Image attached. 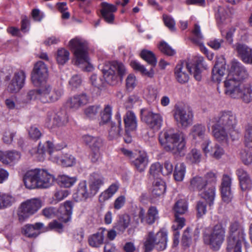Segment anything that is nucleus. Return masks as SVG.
<instances>
[{
    "label": "nucleus",
    "mask_w": 252,
    "mask_h": 252,
    "mask_svg": "<svg viewBox=\"0 0 252 252\" xmlns=\"http://www.w3.org/2000/svg\"><path fill=\"white\" fill-rule=\"evenodd\" d=\"M104 79L96 74H92L90 80L92 85L98 89L104 87L105 83L115 85L121 82L126 73V68L123 63L118 61L105 63L101 69Z\"/></svg>",
    "instance_id": "nucleus-1"
},
{
    "label": "nucleus",
    "mask_w": 252,
    "mask_h": 252,
    "mask_svg": "<svg viewBox=\"0 0 252 252\" xmlns=\"http://www.w3.org/2000/svg\"><path fill=\"white\" fill-rule=\"evenodd\" d=\"M217 182L216 174L210 172L204 177L196 176L190 181V189L200 192V195L211 206L213 204L215 196V184Z\"/></svg>",
    "instance_id": "nucleus-2"
},
{
    "label": "nucleus",
    "mask_w": 252,
    "mask_h": 252,
    "mask_svg": "<svg viewBox=\"0 0 252 252\" xmlns=\"http://www.w3.org/2000/svg\"><path fill=\"white\" fill-rule=\"evenodd\" d=\"M203 57H195L186 63L185 65L183 63L177 64L174 71L177 81L181 84L188 82L189 76L187 70L190 74H193L194 78L197 81H200L201 79V68L203 66Z\"/></svg>",
    "instance_id": "nucleus-3"
},
{
    "label": "nucleus",
    "mask_w": 252,
    "mask_h": 252,
    "mask_svg": "<svg viewBox=\"0 0 252 252\" xmlns=\"http://www.w3.org/2000/svg\"><path fill=\"white\" fill-rule=\"evenodd\" d=\"M23 181L27 189H46L53 184L55 178L47 170L37 168L28 171L23 177Z\"/></svg>",
    "instance_id": "nucleus-4"
},
{
    "label": "nucleus",
    "mask_w": 252,
    "mask_h": 252,
    "mask_svg": "<svg viewBox=\"0 0 252 252\" xmlns=\"http://www.w3.org/2000/svg\"><path fill=\"white\" fill-rule=\"evenodd\" d=\"M159 142L163 148L173 154L182 152L185 148V135L182 131L169 129L160 133Z\"/></svg>",
    "instance_id": "nucleus-5"
},
{
    "label": "nucleus",
    "mask_w": 252,
    "mask_h": 252,
    "mask_svg": "<svg viewBox=\"0 0 252 252\" xmlns=\"http://www.w3.org/2000/svg\"><path fill=\"white\" fill-rule=\"evenodd\" d=\"M68 46L73 52L76 59L75 64L84 71H91L93 66L89 63L87 42L82 38L75 37L69 42Z\"/></svg>",
    "instance_id": "nucleus-6"
},
{
    "label": "nucleus",
    "mask_w": 252,
    "mask_h": 252,
    "mask_svg": "<svg viewBox=\"0 0 252 252\" xmlns=\"http://www.w3.org/2000/svg\"><path fill=\"white\" fill-rule=\"evenodd\" d=\"M103 184L104 178L102 176L94 174V178L89 186H87L86 181H83L79 183L73 197L76 201L86 200L95 195Z\"/></svg>",
    "instance_id": "nucleus-7"
},
{
    "label": "nucleus",
    "mask_w": 252,
    "mask_h": 252,
    "mask_svg": "<svg viewBox=\"0 0 252 252\" xmlns=\"http://www.w3.org/2000/svg\"><path fill=\"white\" fill-rule=\"evenodd\" d=\"M225 233V228L222 225L217 224L209 232L204 234V242L213 250H218L224 241Z\"/></svg>",
    "instance_id": "nucleus-8"
},
{
    "label": "nucleus",
    "mask_w": 252,
    "mask_h": 252,
    "mask_svg": "<svg viewBox=\"0 0 252 252\" xmlns=\"http://www.w3.org/2000/svg\"><path fill=\"white\" fill-rule=\"evenodd\" d=\"M167 240V233L165 232L159 231L156 234L149 232L144 244L145 252L152 251L154 246L158 251H163L166 248Z\"/></svg>",
    "instance_id": "nucleus-9"
},
{
    "label": "nucleus",
    "mask_w": 252,
    "mask_h": 252,
    "mask_svg": "<svg viewBox=\"0 0 252 252\" xmlns=\"http://www.w3.org/2000/svg\"><path fill=\"white\" fill-rule=\"evenodd\" d=\"M140 56L143 60L151 65L150 70L148 71L143 65L136 61H131L130 65L134 70L139 71L149 77H153L154 74L153 67L156 65L157 63L155 54L150 51L143 50L140 53Z\"/></svg>",
    "instance_id": "nucleus-10"
},
{
    "label": "nucleus",
    "mask_w": 252,
    "mask_h": 252,
    "mask_svg": "<svg viewBox=\"0 0 252 252\" xmlns=\"http://www.w3.org/2000/svg\"><path fill=\"white\" fill-rule=\"evenodd\" d=\"M72 204L71 201H66L63 205L61 206L57 211L55 208L48 207L42 210L43 215L47 218L53 217L56 213V216L61 221L66 222L71 218Z\"/></svg>",
    "instance_id": "nucleus-11"
},
{
    "label": "nucleus",
    "mask_w": 252,
    "mask_h": 252,
    "mask_svg": "<svg viewBox=\"0 0 252 252\" xmlns=\"http://www.w3.org/2000/svg\"><path fill=\"white\" fill-rule=\"evenodd\" d=\"M41 201L38 198L27 200L22 203L18 212L19 220L23 221L35 213L41 207Z\"/></svg>",
    "instance_id": "nucleus-12"
},
{
    "label": "nucleus",
    "mask_w": 252,
    "mask_h": 252,
    "mask_svg": "<svg viewBox=\"0 0 252 252\" xmlns=\"http://www.w3.org/2000/svg\"><path fill=\"white\" fill-rule=\"evenodd\" d=\"M173 116L177 123L183 128L188 127L192 122L193 114L189 108L176 105Z\"/></svg>",
    "instance_id": "nucleus-13"
},
{
    "label": "nucleus",
    "mask_w": 252,
    "mask_h": 252,
    "mask_svg": "<svg viewBox=\"0 0 252 252\" xmlns=\"http://www.w3.org/2000/svg\"><path fill=\"white\" fill-rule=\"evenodd\" d=\"M40 101L44 103L54 102L59 100L63 94L60 89L52 90L50 84L45 83L40 86Z\"/></svg>",
    "instance_id": "nucleus-14"
},
{
    "label": "nucleus",
    "mask_w": 252,
    "mask_h": 252,
    "mask_svg": "<svg viewBox=\"0 0 252 252\" xmlns=\"http://www.w3.org/2000/svg\"><path fill=\"white\" fill-rule=\"evenodd\" d=\"M188 203L184 199H180L175 203L173 208L175 217L173 225L174 229H181L185 226V219L181 216L185 214L188 211Z\"/></svg>",
    "instance_id": "nucleus-15"
},
{
    "label": "nucleus",
    "mask_w": 252,
    "mask_h": 252,
    "mask_svg": "<svg viewBox=\"0 0 252 252\" xmlns=\"http://www.w3.org/2000/svg\"><path fill=\"white\" fill-rule=\"evenodd\" d=\"M213 123L233 130L237 124L235 115L230 111H223L214 117L212 120Z\"/></svg>",
    "instance_id": "nucleus-16"
},
{
    "label": "nucleus",
    "mask_w": 252,
    "mask_h": 252,
    "mask_svg": "<svg viewBox=\"0 0 252 252\" xmlns=\"http://www.w3.org/2000/svg\"><path fill=\"white\" fill-rule=\"evenodd\" d=\"M141 117L142 121L151 128L158 130L160 128L162 118L159 114L154 113L147 109L144 108L141 110Z\"/></svg>",
    "instance_id": "nucleus-17"
},
{
    "label": "nucleus",
    "mask_w": 252,
    "mask_h": 252,
    "mask_svg": "<svg viewBox=\"0 0 252 252\" xmlns=\"http://www.w3.org/2000/svg\"><path fill=\"white\" fill-rule=\"evenodd\" d=\"M48 69L45 64L42 61L37 62L34 66L32 75V80L35 86L45 84L47 77Z\"/></svg>",
    "instance_id": "nucleus-18"
},
{
    "label": "nucleus",
    "mask_w": 252,
    "mask_h": 252,
    "mask_svg": "<svg viewBox=\"0 0 252 252\" xmlns=\"http://www.w3.org/2000/svg\"><path fill=\"white\" fill-rule=\"evenodd\" d=\"M26 77V74L23 70L15 72L8 86V90L12 93L19 92L24 85Z\"/></svg>",
    "instance_id": "nucleus-19"
},
{
    "label": "nucleus",
    "mask_w": 252,
    "mask_h": 252,
    "mask_svg": "<svg viewBox=\"0 0 252 252\" xmlns=\"http://www.w3.org/2000/svg\"><path fill=\"white\" fill-rule=\"evenodd\" d=\"M89 101V96L86 93H82L69 98L66 104L70 109L76 110L87 104Z\"/></svg>",
    "instance_id": "nucleus-20"
},
{
    "label": "nucleus",
    "mask_w": 252,
    "mask_h": 252,
    "mask_svg": "<svg viewBox=\"0 0 252 252\" xmlns=\"http://www.w3.org/2000/svg\"><path fill=\"white\" fill-rule=\"evenodd\" d=\"M231 183V178L227 175H224L221 180L220 192L222 200L227 203L230 202L233 197Z\"/></svg>",
    "instance_id": "nucleus-21"
},
{
    "label": "nucleus",
    "mask_w": 252,
    "mask_h": 252,
    "mask_svg": "<svg viewBox=\"0 0 252 252\" xmlns=\"http://www.w3.org/2000/svg\"><path fill=\"white\" fill-rule=\"evenodd\" d=\"M242 84L234 78L232 74H228L226 79L224 81L225 94L233 98Z\"/></svg>",
    "instance_id": "nucleus-22"
},
{
    "label": "nucleus",
    "mask_w": 252,
    "mask_h": 252,
    "mask_svg": "<svg viewBox=\"0 0 252 252\" xmlns=\"http://www.w3.org/2000/svg\"><path fill=\"white\" fill-rule=\"evenodd\" d=\"M234 98L240 99L244 103L248 104L252 101V82L242 84Z\"/></svg>",
    "instance_id": "nucleus-23"
},
{
    "label": "nucleus",
    "mask_w": 252,
    "mask_h": 252,
    "mask_svg": "<svg viewBox=\"0 0 252 252\" xmlns=\"http://www.w3.org/2000/svg\"><path fill=\"white\" fill-rule=\"evenodd\" d=\"M82 140L90 150L101 149L105 145V140L98 136L85 134L82 136Z\"/></svg>",
    "instance_id": "nucleus-24"
},
{
    "label": "nucleus",
    "mask_w": 252,
    "mask_h": 252,
    "mask_svg": "<svg viewBox=\"0 0 252 252\" xmlns=\"http://www.w3.org/2000/svg\"><path fill=\"white\" fill-rule=\"evenodd\" d=\"M158 211L155 207H150L146 215L145 211L143 208H140L138 213V217L141 222L148 224H152L158 219Z\"/></svg>",
    "instance_id": "nucleus-25"
},
{
    "label": "nucleus",
    "mask_w": 252,
    "mask_h": 252,
    "mask_svg": "<svg viewBox=\"0 0 252 252\" xmlns=\"http://www.w3.org/2000/svg\"><path fill=\"white\" fill-rule=\"evenodd\" d=\"M101 6L100 13L102 18L107 23H113L114 20V13L117 10V6L106 2H102Z\"/></svg>",
    "instance_id": "nucleus-26"
},
{
    "label": "nucleus",
    "mask_w": 252,
    "mask_h": 252,
    "mask_svg": "<svg viewBox=\"0 0 252 252\" xmlns=\"http://www.w3.org/2000/svg\"><path fill=\"white\" fill-rule=\"evenodd\" d=\"M244 241V235L228 236L227 238V251L231 252L233 250L234 252H242V242Z\"/></svg>",
    "instance_id": "nucleus-27"
},
{
    "label": "nucleus",
    "mask_w": 252,
    "mask_h": 252,
    "mask_svg": "<svg viewBox=\"0 0 252 252\" xmlns=\"http://www.w3.org/2000/svg\"><path fill=\"white\" fill-rule=\"evenodd\" d=\"M229 74L237 79L240 82L247 79L249 74L245 67L240 63L234 62L232 63Z\"/></svg>",
    "instance_id": "nucleus-28"
},
{
    "label": "nucleus",
    "mask_w": 252,
    "mask_h": 252,
    "mask_svg": "<svg viewBox=\"0 0 252 252\" xmlns=\"http://www.w3.org/2000/svg\"><path fill=\"white\" fill-rule=\"evenodd\" d=\"M235 50L238 56L245 63L252 64V49L245 44L237 43Z\"/></svg>",
    "instance_id": "nucleus-29"
},
{
    "label": "nucleus",
    "mask_w": 252,
    "mask_h": 252,
    "mask_svg": "<svg viewBox=\"0 0 252 252\" xmlns=\"http://www.w3.org/2000/svg\"><path fill=\"white\" fill-rule=\"evenodd\" d=\"M214 124L212 129L214 137L218 141H226L228 138V135L231 134L233 130L216 123Z\"/></svg>",
    "instance_id": "nucleus-30"
},
{
    "label": "nucleus",
    "mask_w": 252,
    "mask_h": 252,
    "mask_svg": "<svg viewBox=\"0 0 252 252\" xmlns=\"http://www.w3.org/2000/svg\"><path fill=\"white\" fill-rule=\"evenodd\" d=\"M211 141L209 140L206 141L202 145V149L206 155L209 154L210 155L216 158L219 159L224 154V151L222 147L218 144H215L211 149H209V145Z\"/></svg>",
    "instance_id": "nucleus-31"
},
{
    "label": "nucleus",
    "mask_w": 252,
    "mask_h": 252,
    "mask_svg": "<svg viewBox=\"0 0 252 252\" xmlns=\"http://www.w3.org/2000/svg\"><path fill=\"white\" fill-rule=\"evenodd\" d=\"M238 177L240 185L242 190H249L252 188V181L248 174L244 169L240 168L236 171Z\"/></svg>",
    "instance_id": "nucleus-32"
},
{
    "label": "nucleus",
    "mask_w": 252,
    "mask_h": 252,
    "mask_svg": "<svg viewBox=\"0 0 252 252\" xmlns=\"http://www.w3.org/2000/svg\"><path fill=\"white\" fill-rule=\"evenodd\" d=\"M47 118L49 121H52L54 126H61L64 125L68 122L67 116L65 112H58L57 113L48 112Z\"/></svg>",
    "instance_id": "nucleus-33"
},
{
    "label": "nucleus",
    "mask_w": 252,
    "mask_h": 252,
    "mask_svg": "<svg viewBox=\"0 0 252 252\" xmlns=\"http://www.w3.org/2000/svg\"><path fill=\"white\" fill-rule=\"evenodd\" d=\"M134 158V159H132L131 161L135 168L140 172H143L148 162L147 154L144 152H139Z\"/></svg>",
    "instance_id": "nucleus-34"
},
{
    "label": "nucleus",
    "mask_w": 252,
    "mask_h": 252,
    "mask_svg": "<svg viewBox=\"0 0 252 252\" xmlns=\"http://www.w3.org/2000/svg\"><path fill=\"white\" fill-rule=\"evenodd\" d=\"M124 121L126 134L128 135L130 131L135 130L137 127V120L133 112L127 111L124 117Z\"/></svg>",
    "instance_id": "nucleus-35"
},
{
    "label": "nucleus",
    "mask_w": 252,
    "mask_h": 252,
    "mask_svg": "<svg viewBox=\"0 0 252 252\" xmlns=\"http://www.w3.org/2000/svg\"><path fill=\"white\" fill-rule=\"evenodd\" d=\"M43 226V224L41 222H37L34 225L26 224L22 228V233L25 236L29 238H35L39 233L37 230L41 229Z\"/></svg>",
    "instance_id": "nucleus-36"
},
{
    "label": "nucleus",
    "mask_w": 252,
    "mask_h": 252,
    "mask_svg": "<svg viewBox=\"0 0 252 252\" xmlns=\"http://www.w3.org/2000/svg\"><path fill=\"white\" fill-rule=\"evenodd\" d=\"M21 154L16 151H8L4 153L0 151V161L5 164L10 162H17L21 158Z\"/></svg>",
    "instance_id": "nucleus-37"
},
{
    "label": "nucleus",
    "mask_w": 252,
    "mask_h": 252,
    "mask_svg": "<svg viewBox=\"0 0 252 252\" xmlns=\"http://www.w3.org/2000/svg\"><path fill=\"white\" fill-rule=\"evenodd\" d=\"M206 129L204 125L196 124L189 130V135L194 140L202 139L205 135Z\"/></svg>",
    "instance_id": "nucleus-38"
},
{
    "label": "nucleus",
    "mask_w": 252,
    "mask_h": 252,
    "mask_svg": "<svg viewBox=\"0 0 252 252\" xmlns=\"http://www.w3.org/2000/svg\"><path fill=\"white\" fill-rule=\"evenodd\" d=\"M105 228H101L98 231L91 236L89 239V243L93 247H98L103 243L105 235Z\"/></svg>",
    "instance_id": "nucleus-39"
},
{
    "label": "nucleus",
    "mask_w": 252,
    "mask_h": 252,
    "mask_svg": "<svg viewBox=\"0 0 252 252\" xmlns=\"http://www.w3.org/2000/svg\"><path fill=\"white\" fill-rule=\"evenodd\" d=\"M199 231L196 229L193 234L190 231L189 228H187L184 231L182 235L181 242L184 247H189L191 243L192 238L196 240L198 237Z\"/></svg>",
    "instance_id": "nucleus-40"
},
{
    "label": "nucleus",
    "mask_w": 252,
    "mask_h": 252,
    "mask_svg": "<svg viewBox=\"0 0 252 252\" xmlns=\"http://www.w3.org/2000/svg\"><path fill=\"white\" fill-rule=\"evenodd\" d=\"M116 119L118 121V126L115 125L114 123H111V127L109 130V138L110 140H113L116 139L120 135V132L122 130L121 123V116L119 113L116 115Z\"/></svg>",
    "instance_id": "nucleus-41"
},
{
    "label": "nucleus",
    "mask_w": 252,
    "mask_h": 252,
    "mask_svg": "<svg viewBox=\"0 0 252 252\" xmlns=\"http://www.w3.org/2000/svg\"><path fill=\"white\" fill-rule=\"evenodd\" d=\"M118 186L116 184H112L104 191L102 192L99 196V201L103 203L110 198L118 190Z\"/></svg>",
    "instance_id": "nucleus-42"
},
{
    "label": "nucleus",
    "mask_w": 252,
    "mask_h": 252,
    "mask_svg": "<svg viewBox=\"0 0 252 252\" xmlns=\"http://www.w3.org/2000/svg\"><path fill=\"white\" fill-rule=\"evenodd\" d=\"M54 145L51 142L47 141L44 145L41 144L40 143L38 144L37 150V154L40 156L39 158V160H43L44 159V155L47 152L51 155L53 152Z\"/></svg>",
    "instance_id": "nucleus-43"
},
{
    "label": "nucleus",
    "mask_w": 252,
    "mask_h": 252,
    "mask_svg": "<svg viewBox=\"0 0 252 252\" xmlns=\"http://www.w3.org/2000/svg\"><path fill=\"white\" fill-rule=\"evenodd\" d=\"M130 221V218L129 215L126 214L121 215L114 227L117 230L123 232L128 226Z\"/></svg>",
    "instance_id": "nucleus-44"
},
{
    "label": "nucleus",
    "mask_w": 252,
    "mask_h": 252,
    "mask_svg": "<svg viewBox=\"0 0 252 252\" xmlns=\"http://www.w3.org/2000/svg\"><path fill=\"white\" fill-rule=\"evenodd\" d=\"M192 33L194 36V37L192 38V41L198 44L201 47V50L205 54H207L208 52V50L205 47H204V46H202V44L201 43V40L203 38V36L201 34L200 32V27L198 25L195 24L194 25V28L192 31Z\"/></svg>",
    "instance_id": "nucleus-45"
},
{
    "label": "nucleus",
    "mask_w": 252,
    "mask_h": 252,
    "mask_svg": "<svg viewBox=\"0 0 252 252\" xmlns=\"http://www.w3.org/2000/svg\"><path fill=\"white\" fill-rule=\"evenodd\" d=\"M70 53L69 51L64 48L59 49L56 54V61L58 64L63 65L69 59Z\"/></svg>",
    "instance_id": "nucleus-46"
},
{
    "label": "nucleus",
    "mask_w": 252,
    "mask_h": 252,
    "mask_svg": "<svg viewBox=\"0 0 252 252\" xmlns=\"http://www.w3.org/2000/svg\"><path fill=\"white\" fill-rule=\"evenodd\" d=\"M165 184L162 180H158L155 182L152 190V195L154 197H159L165 192Z\"/></svg>",
    "instance_id": "nucleus-47"
},
{
    "label": "nucleus",
    "mask_w": 252,
    "mask_h": 252,
    "mask_svg": "<svg viewBox=\"0 0 252 252\" xmlns=\"http://www.w3.org/2000/svg\"><path fill=\"white\" fill-rule=\"evenodd\" d=\"M15 202V199L11 195L0 193V209L10 206Z\"/></svg>",
    "instance_id": "nucleus-48"
},
{
    "label": "nucleus",
    "mask_w": 252,
    "mask_h": 252,
    "mask_svg": "<svg viewBox=\"0 0 252 252\" xmlns=\"http://www.w3.org/2000/svg\"><path fill=\"white\" fill-rule=\"evenodd\" d=\"M186 166L183 163H178L176 165L174 172V177L176 181H182L185 176Z\"/></svg>",
    "instance_id": "nucleus-49"
},
{
    "label": "nucleus",
    "mask_w": 252,
    "mask_h": 252,
    "mask_svg": "<svg viewBox=\"0 0 252 252\" xmlns=\"http://www.w3.org/2000/svg\"><path fill=\"white\" fill-rule=\"evenodd\" d=\"M112 107L110 105H106L100 113L101 123L106 124L108 123L111 118Z\"/></svg>",
    "instance_id": "nucleus-50"
},
{
    "label": "nucleus",
    "mask_w": 252,
    "mask_h": 252,
    "mask_svg": "<svg viewBox=\"0 0 252 252\" xmlns=\"http://www.w3.org/2000/svg\"><path fill=\"white\" fill-rule=\"evenodd\" d=\"M60 185L64 188H69L76 181L75 177H69L66 175H62L59 178Z\"/></svg>",
    "instance_id": "nucleus-51"
},
{
    "label": "nucleus",
    "mask_w": 252,
    "mask_h": 252,
    "mask_svg": "<svg viewBox=\"0 0 252 252\" xmlns=\"http://www.w3.org/2000/svg\"><path fill=\"white\" fill-rule=\"evenodd\" d=\"M216 16L219 24H223L228 16L227 10L223 7L219 6Z\"/></svg>",
    "instance_id": "nucleus-52"
},
{
    "label": "nucleus",
    "mask_w": 252,
    "mask_h": 252,
    "mask_svg": "<svg viewBox=\"0 0 252 252\" xmlns=\"http://www.w3.org/2000/svg\"><path fill=\"white\" fill-rule=\"evenodd\" d=\"M40 88L36 90H31L29 91L25 96L24 102H30L32 100L38 99L40 100Z\"/></svg>",
    "instance_id": "nucleus-53"
},
{
    "label": "nucleus",
    "mask_w": 252,
    "mask_h": 252,
    "mask_svg": "<svg viewBox=\"0 0 252 252\" xmlns=\"http://www.w3.org/2000/svg\"><path fill=\"white\" fill-rule=\"evenodd\" d=\"M245 143L247 147L252 149V123L247 126L245 134Z\"/></svg>",
    "instance_id": "nucleus-54"
},
{
    "label": "nucleus",
    "mask_w": 252,
    "mask_h": 252,
    "mask_svg": "<svg viewBox=\"0 0 252 252\" xmlns=\"http://www.w3.org/2000/svg\"><path fill=\"white\" fill-rule=\"evenodd\" d=\"M201 157L200 151L196 149H193L188 154L187 158L190 162L195 163L200 162Z\"/></svg>",
    "instance_id": "nucleus-55"
},
{
    "label": "nucleus",
    "mask_w": 252,
    "mask_h": 252,
    "mask_svg": "<svg viewBox=\"0 0 252 252\" xmlns=\"http://www.w3.org/2000/svg\"><path fill=\"white\" fill-rule=\"evenodd\" d=\"M158 48L162 53L168 56H173L175 53V50L164 41L159 43Z\"/></svg>",
    "instance_id": "nucleus-56"
},
{
    "label": "nucleus",
    "mask_w": 252,
    "mask_h": 252,
    "mask_svg": "<svg viewBox=\"0 0 252 252\" xmlns=\"http://www.w3.org/2000/svg\"><path fill=\"white\" fill-rule=\"evenodd\" d=\"M99 110L100 106L99 105H91L84 110V113L88 117L93 118L97 115Z\"/></svg>",
    "instance_id": "nucleus-57"
},
{
    "label": "nucleus",
    "mask_w": 252,
    "mask_h": 252,
    "mask_svg": "<svg viewBox=\"0 0 252 252\" xmlns=\"http://www.w3.org/2000/svg\"><path fill=\"white\" fill-rule=\"evenodd\" d=\"M240 235H244V233L243 231L240 228L239 223L237 222L232 223L229 226L228 236Z\"/></svg>",
    "instance_id": "nucleus-58"
},
{
    "label": "nucleus",
    "mask_w": 252,
    "mask_h": 252,
    "mask_svg": "<svg viewBox=\"0 0 252 252\" xmlns=\"http://www.w3.org/2000/svg\"><path fill=\"white\" fill-rule=\"evenodd\" d=\"M82 83L81 76L78 74L73 75L69 81V85L72 89H76L81 86Z\"/></svg>",
    "instance_id": "nucleus-59"
},
{
    "label": "nucleus",
    "mask_w": 252,
    "mask_h": 252,
    "mask_svg": "<svg viewBox=\"0 0 252 252\" xmlns=\"http://www.w3.org/2000/svg\"><path fill=\"white\" fill-rule=\"evenodd\" d=\"M149 172L153 177H158L160 173L162 174L161 165L159 162H156L152 164Z\"/></svg>",
    "instance_id": "nucleus-60"
},
{
    "label": "nucleus",
    "mask_w": 252,
    "mask_h": 252,
    "mask_svg": "<svg viewBox=\"0 0 252 252\" xmlns=\"http://www.w3.org/2000/svg\"><path fill=\"white\" fill-rule=\"evenodd\" d=\"M126 88L129 91H132L137 85L135 76L133 74H129L126 79Z\"/></svg>",
    "instance_id": "nucleus-61"
},
{
    "label": "nucleus",
    "mask_w": 252,
    "mask_h": 252,
    "mask_svg": "<svg viewBox=\"0 0 252 252\" xmlns=\"http://www.w3.org/2000/svg\"><path fill=\"white\" fill-rule=\"evenodd\" d=\"M197 217L198 218H201L204 215L206 212V203L205 202L199 201L196 204Z\"/></svg>",
    "instance_id": "nucleus-62"
},
{
    "label": "nucleus",
    "mask_w": 252,
    "mask_h": 252,
    "mask_svg": "<svg viewBox=\"0 0 252 252\" xmlns=\"http://www.w3.org/2000/svg\"><path fill=\"white\" fill-rule=\"evenodd\" d=\"M240 158L242 162L246 165H248L252 162V155L245 150H242L240 152Z\"/></svg>",
    "instance_id": "nucleus-63"
},
{
    "label": "nucleus",
    "mask_w": 252,
    "mask_h": 252,
    "mask_svg": "<svg viewBox=\"0 0 252 252\" xmlns=\"http://www.w3.org/2000/svg\"><path fill=\"white\" fill-rule=\"evenodd\" d=\"M163 20L165 25L168 27L171 31H175L176 30L175 27V22L172 17L167 15L163 14Z\"/></svg>",
    "instance_id": "nucleus-64"
}]
</instances>
